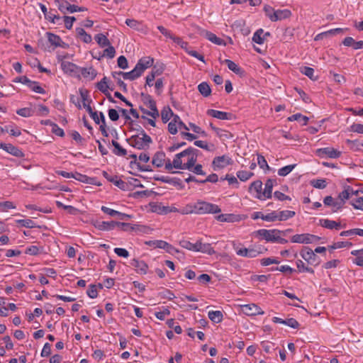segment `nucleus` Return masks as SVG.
Instances as JSON below:
<instances>
[{"label":"nucleus","instance_id":"f257e3e1","mask_svg":"<svg viewBox=\"0 0 363 363\" xmlns=\"http://www.w3.org/2000/svg\"><path fill=\"white\" fill-rule=\"evenodd\" d=\"M200 151L194 147H189L174 155L172 161L167 160L165 169L168 171L172 169L187 170L195 164Z\"/></svg>","mask_w":363,"mask_h":363},{"label":"nucleus","instance_id":"f03ea898","mask_svg":"<svg viewBox=\"0 0 363 363\" xmlns=\"http://www.w3.org/2000/svg\"><path fill=\"white\" fill-rule=\"evenodd\" d=\"M220 212L221 209L218 205L202 200H199L194 203H189L184 206L180 211V213L183 215L216 214Z\"/></svg>","mask_w":363,"mask_h":363},{"label":"nucleus","instance_id":"7ed1b4c3","mask_svg":"<svg viewBox=\"0 0 363 363\" xmlns=\"http://www.w3.org/2000/svg\"><path fill=\"white\" fill-rule=\"evenodd\" d=\"M254 235L259 240H265L267 242L286 244L288 240L281 237V232L279 229H259L254 232Z\"/></svg>","mask_w":363,"mask_h":363},{"label":"nucleus","instance_id":"20e7f679","mask_svg":"<svg viewBox=\"0 0 363 363\" xmlns=\"http://www.w3.org/2000/svg\"><path fill=\"white\" fill-rule=\"evenodd\" d=\"M128 144L138 150H145L150 147L152 143L151 138L144 131L140 133L133 135L127 140Z\"/></svg>","mask_w":363,"mask_h":363},{"label":"nucleus","instance_id":"39448f33","mask_svg":"<svg viewBox=\"0 0 363 363\" xmlns=\"http://www.w3.org/2000/svg\"><path fill=\"white\" fill-rule=\"evenodd\" d=\"M142 101L150 110H147L143 107H140V111L147 116H150L151 118L156 119L159 117L160 113L156 106L155 101L152 99V97L149 94H145L142 93L141 94Z\"/></svg>","mask_w":363,"mask_h":363},{"label":"nucleus","instance_id":"423d86ee","mask_svg":"<svg viewBox=\"0 0 363 363\" xmlns=\"http://www.w3.org/2000/svg\"><path fill=\"white\" fill-rule=\"evenodd\" d=\"M320 238L310 233L296 234L291 236V242L298 244H311L316 243Z\"/></svg>","mask_w":363,"mask_h":363},{"label":"nucleus","instance_id":"0eeeda50","mask_svg":"<svg viewBox=\"0 0 363 363\" xmlns=\"http://www.w3.org/2000/svg\"><path fill=\"white\" fill-rule=\"evenodd\" d=\"M300 256L307 262L308 264L318 266L320 264L318 257L309 247H303L300 251Z\"/></svg>","mask_w":363,"mask_h":363},{"label":"nucleus","instance_id":"6e6552de","mask_svg":"<svg viewBox=\"0 0 363 363\" xmlns=\"http://www.w3.org/2000/svg\"><path fill=\"white\" fill-rule=\"evenodd\" d=\"M60 67L65 74L79 78V67L77 65L69 61H62Z\"/></svg>","mask_w":363,"mask_h":363},{"label":"nucleus","instance_id":"1a4fd4ad","mask_svg":"<svg viewBox=\"0 0 363 363\" xmlns=\"http://www.w3.org/2000/svg\"><path fill=\"white\" fill-rule=\"evenodd\" d=\"M193 252H201L209 255H213L216 252L210 243H203L202 239H198L194 243Z\"/></svg>","mask_w":363,"mask_h":363},{"label":"nucleus","instance_id":"9d476101","mask_svg":"<svg viewBox=\"0 0 363 363\" xmlns=\"http://www.w3.org/2000/svg\"><path fill=\"white\" fill-rule=\"evenodd\" d=\"M240 311L242 313L249 315H263L264 311L255 303L240 305Z\"/></svg>","mask_w":363,"mask_h":363},{"label":"nucleus","instance_id":"9b49d317","mask_svg":"<svg viewBox=\"0 0 363 363\" xmlns=\"http://www.w3.org/2000/svg\"><path fill=\"white\" fill-rule=\"evenodd\" d=\"M249 192L253 194L256 199L261 201L264 200V196L262 195V182L260 180H257L251 183L249 186Z\"/></svg>","mask_w":363,"mask_h":363},{"label":"nucleus","instance_id":"f8f14e48","mask_svg":"<svg viewBox=\"0 0 363 363\" xmlns=\"http://www.w3.org/2000/svg\"><path fill=\"white\" fill-rule=\"evenodd\" d=\"M316 155L320 157L325 156L330 158H338L341 155V152L330 147L319 148L316 150Z\"/></svg>","mask_w":363,"mask_h":363},{"label":"nucleus","instance_id":"ddd939ff","mask_svg":"<svg viewBox=\"0 0 363 363\" xmlns=\"http://www.w3.org/2000/svg\"><path fill=\"white\" fill-rule=\"evenodd\" d=\"M323 203L327 206H330L333 213H336L342 210L343 208V202L339 201L338 199H335L331 196L325 197L323 199Z\"/></svg>","mask_w":363,"mask_h":363},{"label":"nucleus","instance_id":"4468645a","mask_svg":"<svg viewBox=\"0 0 363 363\" xmlns=\"http://www.w3.org/2000/svg\"><path fill=\"white\" fill-rule=\"evenodd\" d=\"M207 114L211 117H213V118H218L220 120L230 121L235 118L234 115L231 113L218 111V110H215V109H208L207 111Z\"/></svg>","mask_w":363,"mask_h":363},{"label":"nucleus","instance_id":"2eb2a0df","mask_svg":"<svg viewBox=\"0 0 363 363\" xmlns=\"http://www.w3.org/2000/svg\"><path fill=\"white\" fill-rule=\"evenodd\" d=\"M130 264L138 274L142 275L147 274L148 270V265L143 260L134 258L131 259Z\"/></svg>","mask_w":363,"mask_h":363},{"label":"nucleus","instance_id":"dca6fc26","mask_svg":"<svg viewBox=\"0 0 363 363\" xmlns=\"http://www.w3.org/2000/svg\"><path fill=\"white\" fill-rule=\"evenodd\" d=\"M231 163L232 160L228 156L222 155L215 157L213 160L212 164L214 167V169H222L228 165L231 164Z\"/></svg>","mask_w":363,"mask_h":363},{"label":"nucleus","instance_id":"f3484780","mask_svg":"<svg viewBox=\"0 0 363 363\" xmlns=\"http://www.w3.org/2000/svg\"><path fill=\"white\" fill-rule=\"evenodd\" d=\"M357 191H354V189L350 186H346L342 191H341L338 195L339 201L343 202V206L347 200L349 201H351V199L353 195H356Z\"/></svg>","mask_w":363,"mask_h":363},{"label":"nucleus","instance_id":"a211bd4d","mask_svg":"<svg viewBox=\"0 0 363 363\" xmlns=\"http://www.w3.org/2000/svg\"><path fill=\"white\" fill-rule=\"evenodd\" d=\"M91 118L94 121L96 124H100L101 122L102 124L100 126V129L104 135L107 136V132L105 129L106 121L105 116L102 112H100L99 114L96 111H94L91 116Z\"/></svg>","mask_w":363,"mask_h":363},{"label":"nucleus","instance_id":"6ab92c4d","mask_svg":"<svg viewBox=\"0 0 363 363\" xmlns=\"http://www.w3.org/2000/svg\"><path fill=\"white\" fill-rule=\"evenodd\" d=\"M154 62V60L151 57H144L139 60L138 63L136 64V67H138V70L141 72V74L143 73V72L150 67Z\"/></svg>","mask_w":363,"mask_h":363},{"label":"nucleus","instance_id":"aec40b11","mask_svg":"<svg viewBox=\"0 0 363 363\" xmlns=\"http://www.w3.org/2000/svg\"><path fill=\"white\" fill-rule=\"evenodd\" d=\"M79 77L82 75L84 79L88 80H93L97 75V72L92 67H79Z\"/></svg>","mask_w":363,"mask_h":363},{"label":"nucleus","instance_id":"412c9836","mask_svg":"<svg viewBox=\"0 0 363 363\" xmlns=\"http://www.w3.org/2000/svg\"><path fill=\"white\" fill-rule=\"evenodd\" d=\"M116 221H96L94 223V227L103 231L112 230L116 228Z\"/></svg>","mask_w":363,"mask_h":363},{"label":"nucleus","instance_id":"4be33fe9","mask_svg":"<svg viewBox=\"0 0 363 363\" xmlns=\"http://www.w3.org/2000/svg\"><path fill=\"white\" fill-rule=\"evenodd\" d=\"M210 126L220 140H227L233 138V134L226 130L216 128L213 124H211Z\"/></svg>","mask_w":363,"mask_h":363},{"label":"nucleus","instance_id":"5701e85b","mask_svg":"<svg viewBox=\"0 0 363 363\" xmlns=\"http://www.w3.org/2000/svg\"><path fill=\"white\" fill-rule=\"evenodd\" d=\"M165 159L166 155L163 152H157L154 155L152 163L157 167H161L164 165L165 166V164L167 161Z\"/></svg>","mask_w":363,"mask_h":363},{"label":"nucleus","instance_id":"b1692460","mask_svg":"<svg viewBox=\"0 0 363 363\" xmlns=\"http://www.w3.org/2000/svg\"><path fill=\"white\" fill-rule=\"evenodd\" d=\"M276 183V180L273 179H268L264 184V189L263 191V196H264V200L267 199H271L272 196V189L274 184Z\"/></svg>","mask_w":363,"mask_h":363},{"label":"nucleus","instance_id":"393cba45","mask_svg":"<svg viewBox=\"0 0 363 363\" xmlns=\"http://www.w3.org/2000/svg\"><path fill=\"white\" fill-rule=\"evenodd\" d=\"M355 194L352 196L349 203L354 209L363 211V197L357 195V193Z\"/></svg>","mask_w":363,"mask_h":363},{"label":"nucleus","instance_id":"a878e982","mask_svg":"<svg viewBox=\"0 0 363 363\" xmlns=\"http://www.w3.org/2000/svg\"><path fill=\"white\" fill-rule=\"evenodd\" d=\"M320 225L327 229L333 230L336 229L339 230L342 228L340 223L336 222L333 220L329 219H320L319 220Z\"/></svg>","mask_w":363,"mask_h":363},{"label":"nucleus","instance_id":"bb28decb","mask_svg":"<svg viewBox=\"0 0 363 363\" xmlns=\"http://www.w3.org/2000/svg\"><path fill=\"white\" fill-rule=\"evenodd\" d=\"M291 16V11L289 9H278L276 10L275 13H274L272 21H278L284 19H286Z\"/></svg>","mask_w":363,"mask_h":363},{"label":"nucleus","instance_id":"cd10ccee","mask_svg":"<svg viewBox=\"0 0 363 363\" xmlns=\"http://www.w3.org/2000/svg\"><path fill=\"white\" fill-rule=\"evenodd\" d=\"M4 150L17 157H23L24 156L23 152L19 148L10 143L5 144Z\"/></svg>","mask_w":363,"mask_h":363},{"label":"nucleus","instance_id":"c85d7f7f","mask_svg":"<svg viewBox=\"0 0 363 363\" xmlns=\"http://www.w3.org/2000/svg\"><path fill=\"white\" fill-rule=\"evenodd\" d=\"M223 63L225 64L228 69L238 75L242 76L244 74L243 69L238 66L236 63L230 60H225Z\"/></svg>","mask_w":363,"mask_h":363},{"label":"nucleus","instance_id":"c756f323","mask_svg":"<svg viewBox=\"0 0 363 363\" xmlns=\"http://www.w3.org/2000/svg\"><path fill=\"white\" fill-rule=\"evenodd\" d=\"M233 248L238 256L248 257L250 248H246L241 243L233 242Z\"/></svg>","mask_w":363,"mask_h":363},{"label":"nucleus","instance_id":"7c9ffc66","mask_svg":"<svg viewBox=\"0 0 363 363\" xmlns=\"http://www.w3.org/2000/svg\"><path fill=\"white\" fill-rule=\"evenodd\" d=\"M296 265L298 273L308 272L313 274L315 272L313 269L306 264L302 259H297L296 261Z\"/></svg>","mask_w":363,"mask_h":363},{"label":"nucleus","instance_id":"2f4dec72","mask_svg":"<svg viewBox=\"0 0 363 363\" xmlns=\"http://www.w3.org/2000/svg\"><path fill=\"white\" fill-rule=\"evenodd\" d=\"M203 35L206 37V38H207L209 41L213 43L216 45H225L224 40L217 37L214 33L205 30Z\"/></svg>","mask_w":363,"mask_h":363},{"label":"nucleus","instance_id":"473e14b6","mask_svg":"<svg viewBox=\"0 0 363 363\" xmlns=\"http://www.w3.org/2000/svg\"><path fill=\"white\" fill-rule=\"evenodd\" d=\"M116 55V50L113 46L109 44V45L106 46V48L104 50L103 53L100 55L97 59L100 60L103 57H107L109 59H112ZM94 58H96V57H94Z\"/></svg>","mask_w":363,"mask_h":363},{"label":"nucleus","instance_id":"72a5a7b5","mask_svg":"<svg viewBox=\"0 0 363 363\" xmlns=\"http://www.w3.org/2000/svg\"><path fill=\"white\" fill-rule=\"evenodd\" d=\"M47 35L49 43L53 45L54 48L62 47V44H64V43L60 36L51 33H48Z\"/></svg>","mask_w":363,"mask_h":363},{"label":"nucleus","instance_id":"f704fd0d","mask_svg":"<svg viewBox=\"0 0 363 363\" xmlns=\"http://www.w3.org/2000/svg\"><path fill=\"white\" fill-rule=\"evenodd\" d=\"M33 110L35 111V115L38 116H46L49 113V108L42 104L33 106Z\"/></svg>","mask_w":363,"mask_h":363},{"label":"nucleus","instance_id":"c9c22d12","mask_svg":"<svg viewBox=\"0 0 363 363\" xmlns=\"http://www.w3.org/2000/svg\"><path fill=\"white\" fill-rule=\"evenodd\" d=\"M278 221H284L289 218H293L296 213L294 211L284 210L277 211Z\"/></svg>","mask_w":363,"mask_h":363},{"label":"nucleus","instance_id":"e433bc0d","mask_svg":"<svg viewBox=\"0 0 363 363\" xmlns=\"http://www.w3.org/2000/svg\"><path fill=\"white\" fill-rule=\"evenodd\" d=\"M141 74V72L138 70V67L135 66L131 71L123 74V78L126 80H134L140 77Z\"/></svg>","mask_w":363,"mask_h":363},{"label":"nucleus","instance_id":"4c0bfd02","mask_svg":"<svg viewBox=\"0 0 363 363\" xmlns=\"http://www.w3.org/2000/svg\"><path fill=\"white\" fill-rule=\"evenodd\" d=\"M94 39L101 48H106L111 43L107 36L103 33L96 35Z\"/></svg>","mask_w":363,"mask_h":363},{"label":"nucleus","instance_id":"58836bf2","mask_svg":"<svg viewBox=\"0 0 363 363\" xmlns=\"http://www.w3.org/2000/svg\"><path fill=\"white\" fill-rule=\"evenodd\" d=\"M208 316L211 321L216 323L223 320V313L220 311H210L208 313Z\"/></svg>","mask_w":363,"mask_h":363},{"label":"nucleus","instance_id":"ea45409f","mask_svg":"<svg viewBox=\"0 0 363 363\" xmlns=\"http://www.w3.org/2000/svg\"><path fill=\"white\" fill-rule=\"evenodd\" d=\"M111 143L114 147V149L113 150V153L114 155L121 157H123L127 155L126 150L122 147L117 141L113 140Z\"/></svg>","mask_w":363,"mask_h":363},{"label":"nucleus","instance_id":"a19ab883","mask_svg":"<svg viewBox=\"0 0 363 363\" xmlns=\"http://www.w3.org/2000/svg\"><path fill=\"white\" fill-rule=\"evenodd\" d=\"M198 90L204 97H208L211 93V89L209 84L205 82H201L198 85Z\"/></svg>","mask_w":363,"mask_h":363},{"label":"nucleus","instance_id":"79ce46f5","mask_svg":"<svg viewBox=\"0 0 363 363\" xmlns=\"http://www.w3.org/2000/svg\"><path fill=\"white\" fill-rule=\"evenodd\" d=\"M45 18L55 24L61 25L62 23V18L59 15H56L52 11H48L45 13Z\"/></svg>","mask_w":363,"mask_h":363},{"label":"nucleus","instance_id":"37998d69","mask_svg":"<svg viewBox=\"0 0 363 363\" xmlns=\"http://www.w3.org/2000/svg\"><path fill=\"white\" fill-rule=\"evenodd\" d=\"M76 32L77 35L81 37V39L83 42L86 43H89L92 40V38L91 35L88 34L84 28H77L76 29Z\"/></svg>","mask_w":363,"mask_h":363},{"label":"nucleus","instance_id":"c03bdc74","mask_svg":"<svg viewBox=\"0 0 363 363\" xmlns=\"http://www.w3.org/2000/svg\"><path fill=\"white\" fill-rule=\"evenodd\" d=\"M16 113L22 117H30L35 115V111L33 110V106L30 107H25L16 111Z\"/></svg>","mask_w":363,"mask_h":363},{"label":"nucleus","instance_id":"a18cd8bd","mask_svg":"<svg viewBox=\"0 0 363 363\" xmlns=\"http://www.w3.org/2000/svg\"><path fill=\"white\" fill-rule=\"evenodd\" d=\"M173 114L172 110L169 106L164 107L161 111L162 121L164 123L168 122L172 118Z\"/></svg>","mask_w":363,"mask_h":363},{"label":"nucleus","instance_id":"49530a36","mask_svg":"<svg viewBox=\"0 0 363 363\" xmlns=\"http://www.w3.org/2000/svg\"><path fill=\"white\" fill-rule=\"evenodd\" d=\"M264 30L262 28L258 29L252 36V41L259 45H262L264 42V36H263Z\"/></svg>","mask_w":363,"mask_h":363},{"label":"nucleus","instance_id":"de8ad7c7","mask_svg":"<svg viewBox=\"0 0 363 363\" xmlns=\"http://www.w3.org/2000/svg\"><path fill=\"white\" fill-rule=\"evenodd\" d=\"M290 121H299L302 125H305L307 124L308 118L301 113H296L288 118Z\"/></svg>","mask_w":363,"mask_h":363},{"label":"nucleus","instance_id":"09e8293b","mask_svg":"<svg viewBox=\"0 0 363 363\" xmlns=\"http://www.w3.org/2000/svg\"><path fill=\"white\" fill-rule=\"evenodd\" d=\"M125 24L134 29V30H142V26H143V24L141 22L135 20V19H133V18H128L125 20Z\"/></svg>","mask_w":363,"mask_h":363},{"label":"nucleus","instance_id":"8fccbe9b","mask_svg":"<svg viewBox=\"0 0 363 363\" xmlns=\"http://www.w3.org/2000/svg\"><path fill=\"white\" fill-rule=\"evenodd\" d=\"M237 177L242 182H246L253 177L254 173L246 170H240L237 172Z\"/></svg>","mask_w":363,"mask_h":363},{"label":"nucleus","instance_id":"3c124183","mask_svg":"<svg viewBox=\"0 0 363 363\" xmlns=\"http://www.w3.org/2000/svg\"><path fill=\"white\" fill-rule=\"evenodd\" d=\"M261 219L267 222H275L278 220V215L277 211H273L267 214L262 215Z\"/></svg>","mask_w":363,"mask_h":363},{"label":"nucleus","instance_id":"603ef678","mask_svg":"<svg viewBox=\"0 0 363 363\" xmlns=\"http://www.w3.org/2000/svg\"><path fill=\"white\" fill-rule=\"evenodd\" d=\"M27 86L33 91L38 94H44L45 90L40 86L38 82L29 80Z\"/></svg>","mask_w":363,"mask_h":363},{"label":"nucleus","instance_id":"864d4df0","mask_svg":"<svg viewBox=\"0 0 363 363\" xmlns=\"http://www.w3.org/2000/svg\"><path fill=\"white\" fill-rule=\"evenodd\" d=\"M296 164H294L283 167L278 170V174L281 177H285L291 173L296 167Z\"/></svg>","mask_w":363,"mask_h":363},{"label":"nucleus","instance_id":"5fc2aeb1","mask_svg":"<svg viewBox=\"0 0 363 363\" xmlns=\"http://www.w3.org/2000/svg\"><path fill=\"white\" fill-rule=\"evenodd\" d=\"M55 4L58 9L63 13L68 12L69 2L66 0H56Z\"/></svg>","mask_w":363,"mask_h":363},{"label":"nucleus","instance_id":"6e6d98bb","mask_svg":"<svg viewBox=\"0 0 363 363\" xmlns=\"http://www.w3.org/2000/svg\"><path fill=\"white\" fill-rule=\"evenodd\" d=\"M74 179L78 180V181H80L82 182H84V183H86V184H94V178H90L86 175H83L82 174H79V173H76L75 174H74V177H73Z\"/></svg>","mask_w":363,"mask_h":363},{"label":"nucleus","instance_id":"4d7b16f0","mask_svg":"<svg viewBox=\"0 0 363 363\" xmlns=\"http://www.w3.org/2000/svg\"><path fill=\"white\" fill-rule=\"evenodd\" d=\"M352 245V242H347V241H341V242H334L333 245L328 246L329 249L331 250H336L343 247H351Z\"/></svg>","mask_w":363,"mask_h":363},{"label":"nucleus","instance_id":"13d9d810","mask_svg":"<svg viewBox=\"0 0 363 363\" xmlns=\"http://www.w3.org/2000/svg\"><path fill=\"white\" fill-rule=\"evenodd\" d=\"M16 208L15 204L9 201H0V211L1 212H6L9 209H14Z\"/></svg>","mask_w":363,"mask_h":363},{"label":"nucleus","instance_id":"bf43d9fd","mask_svg":"<svg viewBox=\"0 0 363 363\" xmlns=\"http://www.w3.org/2000/svg\"><path fill=\"white\" fill-rule=\"evenodd\" d=\"M187 170L197 175H206V172L203 170V166L200 164L195 163Z\"/></svg>","mask_w":363,"mask_h":363},{"label":"nucleus","instance_id":"052dcab7","mask_svg":"<svg viewBox=\"0 0 363 363\" xmlns=\"http://www.w3.org/2000/svg\"><path fill=\"white\" fill-rule=\"evenodd\" d=\"M311 185L316 189H323L327 186V182L325 179H314L311 181Z\"/></svg>","mask_w":363,"mask_h":363},{"label":"nucleus","instance_id":"680f3d73","mask_svg":"<svg viewBox=\"0 0 363 363\" xmlns=\"http://www.w3.org/2000/svg\"><path fill=\"white\" fill-rule=\"evenodd\" d=\"M110 182L113 183L117 187L121 189L125 190L127 188V183L123 182V180L118 179L116 176L112 177Z\"/></svg>","mask_w":363,"mask_h":363},{"label":"nucleus","instance_id":"e2e57ef3","mask_svg":"<svg viewBox=\"0 0 363 363\" xmlns=\"http://www.w3.org/2000/svg\"><path fill=\"white\" fill-rule=\"evenodd\" d=\"M16 222L20 224L21 226L28 228H33L36 227L35 222L31 219H21L17 220Z\"/></svg>","mask_w":363,"mask_h":363},{"label":"nucleus","instance_id":"0e129e2a","mask_svg":"<svg viewBox=\"0 0 363 363\" xmlns=\"http://www.w3.org/2000/svg\"><path fill=\"white\" fill-rule=\"evenodd\" d=\"M261 347L266 353H271L275 350L274 344L269 341H262L261 342Z\"/></svg>","mask_w":363,"mask_h":363},{"label":"nucleus","instance_id":"69168bd1","mask_svg":"<svg viewBox=\"0 0 363 363\" xmlns=\"http://www.w3.org/2000/svg\"><path fill=\"white\" fill-rule=\"evenodd\" d=\"M257 164L261 169L267 170L269 169V166L268 165V163L264 156L262 155H257Z\"/></svg>","mask_w":363,"mask_h":363},{"label":"nucleus","instance_id":"338daca9","mask_svg":"<svg viewBox=\"0 0 363 363\" xmlns=\"http://www.w3.org/2000/svg\"><path fill=\"white\" fill-rule=\"evenodd\" d=\"M194 145L201 149L206 150L207 151H211L213 150V145H209L206 141L203 140H196L194 142Z\"/></svg>","mask_w":363,"mask_h":363},{"label":"nucleus","instance_id":"774afa93","mask_svg":"<svg viewBox=\"0 0 363 363\" xmlns=\"http://www.w3.org/2000/svg\"><path fill=\"white\" fill-rule=\"evenodd\" d=\"M301 72L304 75L309 77L311 79L315 80L314 78V69L309 67H303L301 69Z\"/></svg>","mask_w":363,"mask_h":363}]
</instances>
